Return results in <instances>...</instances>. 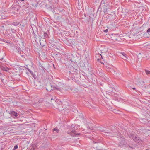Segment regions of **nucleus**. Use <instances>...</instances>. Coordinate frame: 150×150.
Listing matches in <instances>:
<instances>
[{
  "instance_id": "1",
  "label": "nucleus",
  "mask_w": 150,
  "mask_h": 150,
  "mask_svg": "<svg viewBox=\"0 0 150 150\" xmlns=\"http://www.w3.org/2000/svg\"><path fill=\"white\" fill-rule=\"evenodd\" d=\"M97 129L98 130L105 132L107 134L106 135L110 136H112L113 134L111 132H108L106 130V128L105 127L102 126H98L97 128Z\"/></svg>"
},
{
  "instance_id": "2",
  "label": "nucleus",
  "mask_w": 150,
  "mask_h": 150,
  "mask_svg": "<svg viewBox=\"0 0 150 150\" xmlns=\"http://www.w3.org/2000/svg\"><path fill=\"white\" fill-rule=\"evenodd\" d=\"M131 137L132 138L135 142L138 143H139L141 141V139L139 137H136L134 134H131Z\"/></svg>"
},
{
  "instance_id": "3",
  "label": "nucleus",
  "mask_w": 150,
  "mask_h": 150,
  "mask_svg": "<svg viewBox=\"0 0 150 150\" xmlns=\"http://www.w3.org/2000/svg\"><path fill=\"white\" fill-rule=\"evenodd\" d=\"M127 143L125 140L123 138L122 139L119 144V145L120 147L124 146L126 145Z\"/></svg>"
},
{
  "instance_id": "4",
  "label": "nucleus",
  "mask_w": 150,
  "mask_h": 150,
  "mask_svg": "<svg viewBox=\"0 0 150 150\" xmlns=\"http://www.w3.org/2000/svg\"><path fill=\"white\" fill-rule=\"evenodd\" d=\"M9 114L13 117H17L18 116L17 113L13 111H10Z\"/></svg>"
},
{
  "instance_id": "5",
  "label": "nucleus",
  "mask_w": 150,
  "mask_h": 150,
  "mask_svg": "<svg viewBox=\"0 0 150 150\" xmlns=\"http://www.w3.org/2000/svg\"><path fill=\"white\" fill-rule=\"evenodd\" d=\"M0 16H1V18L3 19H4L7 16L6 13L2 12L0 13Z\"/></svg>"
},
{
  "instance_id": "6",
  "label": "nucleus",
  "mask_w": 150,
  "mask_h": 150,
  "mask_svg": "<svg viewBox=\"0 0 150 150\" xmlns=\"http://www.w3.org/2000/svg\"><path fill=\"white\" fill-rule=\"evenodd\" d=\"M121 54H122L121 57L123 59H125L127 58V55L124 52H122L121 53Z\"/></svg>"
},
{
  "instance_id": "7",
  "label": "nucleus",
  "mask_w": 150,
  "mask_h": 150,
  "mask_svg": "<svg viewBox=\"0 0 150 150\" xmlns=\"http://www.w3.org/2000/svg\"><path fill=\"white\" fill-rule=\"evenodd\" d=\"M84 122L85 123V124L86 125V127L87 128H88V129H91L90 127H89V125L91 124V123L90 122H87L86 121H84Z\"/></svg>"
},
{
  "instance_id": "8",
  "label": "nucleus",
  "mask_w": 150,
  "mask_h": 150,
  "mask_svg": "<svg viewBox=\"0 0 150 150\" xmlns=\"http://www.w3.org/2000/svg\"><path fill=\"white\" fill-rule=\"evenodd\" d=\"M51 86L52 88H55L54 89V90H57L59 91H60L61 90V88L59 87H55L53 86L52 85H51Z\"/></svg>"
},
{
  "instance_id": "9",
  "label": "nucleus",
  "mask_w": 150,
  "mask_h": 150,
  "mask_svg": "<svg viewBox=\"0 0 150 150\" xmlns=\"http://www.w3.org/2000/svg\"><path fill=\"white\" fill-rule=\"evenodd\" d=\"M71 134H73L74 135V134H76V135H80V134L79 133H76V131L74 129L72 130V131H71Z\"/></svg>"
},
{
  "instance_id": "10",
  "label": "nucleus",
  "mask_w": 150,
  "mask_h": 150,
  "mask_svg": "<svg viewBox=\"0 0 150 150\" xmlns=\"http://www.w3.org/2000/svg\"><path fill=\"white\" fill-rule=\"evenodd\" d=\"M20 24V22H13V23L12 25L15 26H17L19 25V24Z\"/></svg>"
},
{
  "instance_id": "11",
  "label": "nucleus",
  "mask_w": 150,
  "mask_h": 150,
  "mask_svg": "<svg viewBox=\"0 0 150 150\" xmlns=\"http://www.w3.org/2000/svg\"><path fill=\"white\" fill-rule=\"evenodd\" d=\"M53 130L54 132H56L57 133H58L59 131V129L57 127L54 128Z\"/></svg>"
},
{
  "instance_id": "12",
  "label": "nucleus",
  "mask_w": 150,
  "mask_h": 150,
  "mask_svg": "<svg viewBox=\"0 0 150 150\" xmlns=\"http://www.w3.org/2000/svg\"><path fill=\"white\" fill-rule=\"evenodd\" d=\"M39 66L40 67V69L42 70H44L45 69V67L43 66L41 64H40L39 65Z\"/></svg>"
},
{
  "instance_id": "13",
  "label": "nucleus",
  "mask_w": 150,
  "mask_h": 150,
  "mask_svg": "<svg viewBox=\"0 0 150 150\" xmlns=\"http://www.w3.org/2000/svg\"><path fill=\"white\" fill-rule=\"evenodd\" d=\"M2 69L3 70L6 71H8V70L9 69L8 67H6L5 68L4 67H2Z\"/></svg>"
},
{
  "instance_id": "14",
  "label": "nucleus",
  "mask_w": 150,
  "mask_h": 150,
  "mask_svg": "<svg viewBox=\"0 0 150 150\" xmlns=\"http://www.w3.org/2000/svg\"><path fill=\"white\" fill-rule=\"evenodd\" d=\"M9 30H10L11 31V33H15L16 32V30L13 29H12L11 28V29H9Z\"/></svg>"
},
{
  "instance_id": "15",
  "label": "nucleus",
  "mask_w": 150,
  "mask_h": 150,
  "mask_svg": "<svg viewBox=\"0 0 150 150\" xmlns=\"http://www.w3.org/2000/svg\"><path fill=\"white\" fill-rule=\"evenodd\" d=\"M145 72L147 75L150 74V71L148 70H145Z\"/></svg>"
},
{
  "instance_id": "16",
  "label": "nucleus",
  "mask_w": 150,
  "mask_h": 150,
  "mask_svg": "<svg viewBox=\"0 0 150 150\" xmlns=\"http://www.w3.org/2000/svg\"><path fill=\"white\" fill-rule=\"evenodd\" d=\"M67 133L69 134H70L72 136H74V135L73 134H71V132L69 131H68L67 132Z\"/></svg>"
},
{
  "instance_id": "17",
  "label": "nucleus",
  "mask_w": 150,
  "mask_h": 150,
  "mask_svg": "<svg viewBox=\"0 0 150 150\" xmlns=\"http://www.w3.org/2000/svg\"><path fill=\"white\" fill-rule=\"evenodd\" d=\"M18 145H15L14 146V147L13 149V150H16V149H17L18 148Z\"/></svg>"
},
{
  "instance_id": "18",
  "label": "nucleus",
  "mask_w": 150,
  "mask_h": 150,
  "mask_svg": "<svg viewBox=\"0 0 150 150\" xmlns=\"http://www.w3.org/2000/svg\"><path fill=\"white\" fill-rule=\"evenodd\" d=\"M47 33L45 32L44 34V36L45 38H46L47 36Z\"/></svg>"
},
{
  "instance_id": "19",
  "label": "nucleus",
  "mask_w": 150,
  "mask_h": 150,
  "mask_svg": "<svg viewBox=\"0 0 150 150\" xmlns=\"http://www.w3.org/2000/svg\"><path fill=\"white\" fill-rule=\"evenodd\" d=\"M32 76L35 79H36V77H37V76H36V75H35V74H33L32 75Z\"/></svg>"
},
{
  "instance_id": "20",
  "label": "nucleus",
  "mask_w": 150,
  "mask_h": 150,
  "mask_svg": "<svg viewBox=\"0 0 150 150\" xmlns=\"http://www.w3.org/2000/svg\"><path fill=\"white\" fill-rule=\"evenodd\" d=\"M150 32V28H149L147 31V32L149 33Z\"/></svg>"
},
{
  "instance_id": "21",
  "label": "nucleus",
  "mask_w": 150,
  "mask_h": 150,
  "mask_svg": "<svg viewBox=\"0 0 150 150\" xmlns=\"http://www.w3.org/2000/svg\"><path fill=\"white\" fill-rule=\"evenodd\" d=\"M108 31V29H106L104 31V32L105 33H107Z\"/></svg>"
},
{
  "instance_id": "22",
  "label": "nucleus",
  "mask_w": 150,
  "mask_h": 150,
  "mask_svg": "<svg viewBox=\"0 0 150 150\" xmlns=\"http://www.w3.org/2000/svg\"><path fill=\"white\" fill-rule=\"evenodd\" d=\"M27 69L28 70V71L30 72L31 71V70L29 69Z\"/></svg>"
},
{
  "instance_id": "23",
  "label": "nucleus",
  "mask_w": 150,
  "mask_h": 150,
  "mask_svg": "<svg viewBox=\"0 0 150 150\" xmlns=\"http://www.w3.org/2000/svg\"><path fill=\"white\" fill-rule=\"evenodd\" d=\"M27 69L28 70V71L30 72L31 71V70L29 69Z\"/></svg>"
},
{
  "instance_id": "24",
  "label": "nucleus",
  "mask_w": 150,
  "mask_h": 150,
  "mask_svg": "<svg viewBox=\"0 0 150 150\" xmlns=\"http://www.w3.org/2000/svg\"><path fill=\"white\" fill-rule=\"evenodd\" d=\"M30 73L31 74H32V75L33 74V71H31L30 72Z\"/></svg>"
},
{
  "instance_id": "25",
  "label": "nucleus",
  "mask_w": 150,
  "mask_h": 150,
  "mask_svg": "<svg viewBox=\"0 0 150 150\" xmlns=\"http://www.w3.org/2000/svg\"><path fill=\"white\" fill-rule=\"evenodd\" d=\"M93 142L94 143H97L98 142H94V141H93Z\"/></svg>"
},
{
  "instance_id": "26",
  "label": "nucleus",
  "mask_w": 150,
  "mask_h": 150,
  "mask_svg": "<svg viewBox=\"0 0 150 150\" xmlns=\"http://www.w3.org/2000/svg\"><path fill=\"white\" fill-rule=\"evenodd\" d=\"M128 146H129L128 145ZM129 147H130V148H132H132H133V147H131V146H129Z\"/></svg>"
},
{
  "instance_id": "27",
  "label": "nucleus",
  "mask_w": 150,
  "mask_h": 150,
  "mask_svg": "<svg viewBox=\"0 0 150 150\" xmlns=\"http://www.w3.org/2000/svg\"><path fill=\"white\" fill-rule=\"evenodd\" d=\"M51 100H54V99L53 98H51Z\"/></svg>"
},
{
  "instance_id": "28",
  "label": "nucleus",
  "mask_w": 150,
  "mask_h": 150,
  "mask_svg": "<svg viewBox=\"0 0 150 150\" xmlns=\"http://www.w3.org/2000/svg\"><path fill=\"white\" fill-rule=\"evenodd\" d=\"M13 124V125H17V124Z\"/></svg>"
},
{
  "instance_id": "29",
  "label": "nucleus",
  "mask_w": 150,
  "mask_h": 150,
  "mask_svg": "<svg viewBox=\"0 0 150 150\" xmlns=\"http://www.w3.org/2000/svg\"><path fill=\"white\" fill-rule=\"evenodd\" d=\"M132 89H133L134 90V89H135V88H132Z\"/></svg>"
},
{
  "instance_id": "30",
  "label": "nucleus",
  "mask_w": 150,
  "mask_h": 150,
  "mask_svg": "<svg viewBox=\"0 0 150 150\" xmlns=\"http://www.w3.org/2000/svg\"><path fill=\"white\" fill-rule=\"evenodd\" d=\"M25 0H20L21 1H24Z\"/></svg>"
},
{
  "instance_id": "31",
  "label": "nucleus",
  "mask_w": 150,
  "mask_h": 150,
  "mask_svg": "<svg viewBox=\"0 0 150 150\" xmlns=\"http://www.w3.org/2000/svg\"><path fill=\"white\" fill-rule=\"evenodd\" d=\"M3 59V58L2 57L1 59V60H2Z\"/></svg>"
},
{
  "instance_id": "32",
  "label": "nucleus",
  "mask_w": 150,
  "mask_h": 150,
  "mask_svg": "<svg viewBox=\"0 0 150 150\" xmlns=\"http://www.w3.org/2000/svg\"><path fill=\"white\" fill-rule=\"evenodd\" d=\"M4 80V79H1V81L2 82H3V81Z\"/></svg>"
},
{
  "instance_id": "33",
  "label": "nucleus",
  "mask_w": 150,
  "mask_h": 150,
  "mask_svg": "<svg viewBox=\"0 0 150 150\" xmlns=\"http://www.w3.org/2000/svg\"><path fill=\"white\" fill-rule=\"evenodd\" d=\"M1 39L0 38V41H1Z\"/></svg>"
},
{
  "instance_id": "34",
  "label": "nucleus",
  "mask_w": 150,
  "mask_h": 150,
  "mask_svg": "<svg viewBox=\"0 0 150 150\" xmlns=\"http://www.w3.org/2000/svg\"><path fill=\"white\" fill-rule=\"evenodd\" d=\"M30 150H33V149L31 148Z\"/></svg>"
},
{
  "instance_id": "35",
  "label": "nucleus",
  "mask_w": 150,
  "mask_h": 150,
  "mask_svg": "<svg viewBox=\"0 0 150 150\" xmlns=\"http://www.w3.org/2000/svg\"><path fill=\"white\" fill-rule=\"evenodd\" d=\"M46 89L47 90H48L47 88Z\"/></svg>"
}]
</instances>
